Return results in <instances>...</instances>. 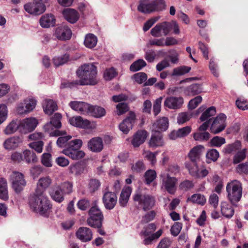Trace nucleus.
I'll return each instance as SVG.
<instances>
[{"label": "nucleus", "mask_w": 248, "mask_h": 248, "mask_svg": "<svg viewBox=\"0 0 248 248\" xmlns=\"http://www.w3.org/2000/svg\"><path fill=\"white\" fill-rule=\"evenodd\" d=\"M202 96L200 95L191 99L188 105V108L190 109L195 108L202 102Z\"/></svg>", "instance_id": "nucleus-64"}, {"label": "nucleus", "mask_w": 248, "mask_h": 248, "mask_svg": "<svg viewBox=\"0 0 248 248\" xmlns=\"http://www.w3.org/2000/svg\"><path fill=\"white\" fill-rule=\"evenodd\" d=\"M131 188L129 186L126 187L123 189L119 198V203L121 206L124 207L126 206L131 195Z\"/></svg>", "instance_id": "nucleus-33"}, {"label": "nucleus", "mask_w": 248, "mask_h": 248, "mask_svg": "<svg viewBox=\"0 0 248 248\" xmlns=\"http://www.w3.org/2000/svg\"><path fill=\"white\" fill-rule=\"evenodd\" d=\"M37 124V121L35 118L25 119L20 122V132L22 133L31 132L35 129Z\"/></svg>", "instance_id": "nucleus-15"}, {"label": "nucleus", "mask_w": 248, "mask_h": 248, "mask_svg": "<svg viewBox=\"0 0 248 248\" xmlns=\"http://www.w3.org/2000/svg\"><path fill=\"white\" fill-rule=\"evenodd\" d=\"M184 104V99L181 96H170L166 97L164 106L170 109H178L182 108Z\"/></svg>", "instance_id": "nucleus-12"}, {"label": "nucleus", "mask_w": 248, "mask_h": 248, "mask_svg": "<svg viewBox=\"0 0 248 248\" xmlns=\"http://www.w3.org/2000/svg\"><path fill=\"white\" fill-rule=\"evenodd\" d=\"M59 186L64 194H69L72 192L73 184L70 182H64Z\"/></svg>", "instance_id": "nucleus-53"}, {"label": "nucleus", "mask_w": 248, "mask_h": 248, "mask_svg": "<svg viewBox=\"0 0 248 248\" xmlns=\"http://www.w3.org/2000/svg\"><path fill=\"white\" fill-rule=\"evenodd\" d=\"M0 199L4 201L8 199L7 183L3 178H0Z\"/></svg>", "instance_id": "nucleus-36"}, {"label": "nucleus", "mask_w": 248, "mask_h": 248, "mask_svg": "<svg viewBox=\"0 0 248 248\" xmlns=\"http://www.w3.org/2000/svg\"><path fill=\"white\" fill-rule=\"evenodd\" d=\"M72 32L70 28L65 25L58 27L54 33L55 36L59 40L65 41L71 38Z\"/></svg>", "instance_id": "nucleus-16"}, {"label": "nucleus", "mask_w": 248, "mask_h": 248, "mask_svg": "<svg viewBox=\"0 0 248 248\" xmlns=\"http://www.w3.org/2000/svg\"><path fill=\"white\" fill-rule=\"evenodd\" d=\"M156 229V227L155 223H150L143 228V230L141 232L140 234L145 236H148L155 231Z\"/></svg>", "instance_id": "nucleus-60"}, {"label": "nucleus", "mask_w": 248, "mask_h": 248, "mask_svg": "<svg viewBox=\"0 0 248 248\" xmlns=\"http://www.w3.org/2000/svg\"><path fill=\"white\" fill-rule=\"evenodd\" d=\"M192 114L189 112H182L177 117V123L179 124H183L189 121L192 117Z\"/></svg>", "instance_id": "nucleus-58"}, {"label": "nucleus", "mask_w": 248, "mask_h": 248, "mask_svg": "<svg viewBox=\"0 0 248 248\" xmlns=\"http://www.w3.org/2000/svg\"><path fill=\"white\" fill-rule=\"evenodd\" d=\"M89 217L87 219L88 225L95 228H101L104 216L100 209L96 206L92 207L89 211Z\"/></svg>", "instance_id": "nucleus-7"}, {"label": "nucleus", "mask_w": 248, "mask_h": 248, "mask_svg": "<svg viewBox=\"0 0 248 248\" xmlns=\"http://www.w3.org/2000/svg\"><path fill=\"white\" fill-rule=\"evenodd\" d=\"M24 159L28 163L31 162L35 163L37 161V158L35 154L30 150H25L23 152Z\"/></svg>", "instance_id": "nucleus-47"}, {"label": "nucleus", "mask_w": 248, "mask_h": 248, "mask_svg": "<svg viewBox=\"0 0 248 248\" xmlns=\"http://www.w3.org/2000/svg\"><path fill=\"white\" fill-rule=\"evenodd\" d=\"M154 12L162 11L166 9L165 0H153L152 1Z\"/></svg>", "instance_id": "nucleus-41"}, {"label": "nucleus", "mask_w": 248, "mask_h": 248, "mask_svg": "<svg viewBox=\"0 0 248 248\" xmlns=\"http://www.w3.org/2000/svg\"><path fill=\"white\" fill-rule=\"evenodd\" d=\"M100 181L96 179H91L88 184V189L90 192L93 193L97 190L100 186Z\"/></svg>", "instance_id": "nucleus-55"}, {"label": "nucleus", "mask_w": 248, "mask_h": 248, "mask_svg": "<svg viewBox=\"0 0 248 248\" xmlns=\"http://www.w3.org/2000/svg\"><path fill=\"white\" fill-rule=\"evenodd\" d=\"M171 23L163 22L156 25L151 31V34L155 37L166 36L170 31Z\"/></svg>", "instance_id": "nucleus-10"}, {"label": "nucleus", "mask_w": 248, "mask_h": 248, "mask_svg": "<svg viewBox=\"0 0 248 248\" xmlns=\"http://www.w3.org/2000/svg\"><path fill=\"white\" fill-rule=\"evenodd\" d=\"M70 124L75 126L90 129L92 128L90 122L86 119H83L80 116L73 117L69 119Z\"/></svg>", "instance_id": "nucleus-20"}, {"label": "nucleus", "mask_w": 248, "mask_h": 248, "mask_svg": "<svg viewBox=\"0 0 248 248\" xmlns=\"http://www.w3.org/2000/svg\"><path fill=\"white\" fill-rule=\"evenodd\" d=\"M102 200L105 208L111 210L114 208L117 202L116 193L114 192L106 191L104 193Z\"/></svg>", "instance_id": "nucleus-13"}, {"label": "nucleus", "mask_w": 248, "mask_h": 248, "mask_svg": "<svg viewBox=\"0 0 248 248\" xmlns=\"http://www.w3.org/2000/svg\"><path fill=\"white\" fill-rule=\"evenodd\" d=\"M133 79L139 84L145 83L147 79V75L143 72H140L134 75Z\"/></svg>", "instance_id": "nucleus-62"}, {"label": "nucleus", "mask_w": 248, "mask_h": 248, "mask_svg": "<svg viewBox=\"0 0 248 248\" xmlns=\"http://www.w3.org/2000/svg\"><path fill=\"white\" fill-rule=\"evenodd\" d=\"M146 65V62L142 59H139L134 62L130 67V70L133 72H136L141 69Z\"/></svg>", "instance_id": "nucleus-46"}, {"label": "nucleus", "mask_w": 248, "mask_h": 248, "mask_svg": "<svg viewBox=\"0 0 248 248\" xmlns=\"http://www.w3.org/2000/svg\"><path fill=\"white\" fill-rule=\"evenodd\" d=\"M62 15L64 18L71 23L76 22L79 16L78 12L72 9H66L63 10Z\"/></svg>", "instance_id": "nucleus-28"}, {"label": "nucleus", "mask_w": 248, "mask_h": 248, "mask_svg": "<svg viewBox=\"0 0 248 248\" xmlns=\"http://www.w3.org/2000/svg\"><path fill=\"white\" fill-rule=\"evenodd\" d=\"M193 138L195 140L205 141L210 138V134L207 132H198L193 134Z\"/></svg>", "instance_id": "nucleus-48"}, {"label": "nucleus", "mask_w": 248, "mask_h": 248, "mask_svg": "<svg viewBox=\"0 0 248 248\" xmlns=\"http://www.w3.org/2000/svg\"><path fill=\"white\" fill-rule=\"evenodd\" d=\"M226 191L229 200L234 204L240 201L242 197V184L238 180H233L227 185Z\"/></svg>", "instance_id": "nucleus-5"}, {"label": "nucleus", "mask_w": 248, "mask_h": 248, "mask_svg": "<svg viewBox=\"0 0 248 248\" xmlns=\"http://www.w3.org/2000/svg\"><path fill=\"white\" fill-rule=\"evenodd\" d=\"M82 144V141L80 139H76L70 141L67 144V146L63 150L62 153L73 160L81 159L85 156L84 152L80 150Z\"/></svg>", "instance_id": "nucleus-3"}, {"label": "nucleus", "mask_w": 248, "mask_h": 248, "mask_svg": "<svg viewBox=\"0 0 248 248\" xmlns=\"http://www.w3.org/2000/svg\"><path fill=\"white\" fill-rule=\"evenodd\" d=\"M52 184V179L49 176L41 177L37 184L35 191L45 193V191Z\"/></svg>", "instance_id": "nucleus-27"}, {"label": "nucleus", "mask_w": 248, "mask_h": 248, "mask_svg": "<svg viewBox=\"0 0 248 248\" xmlns=\"http://www.w3.org/2000/svg\"><path fill=\"white\" fill-rule=\"evenodd\" d=\"M66 132L64 130L60 131L59 130H55L52 135L54 136H64L66 135ZM72 138L71 136H65L59 137L57 140V145L61 148H65L67 146L68 141Z\"/></svg>", "instance_id": "nucleus-21"}, {"label": "nucleus", "mask_w": 248, "mask_h": 248, "mask_svg": "<svg viewBox=\"0 0 248 248\" xmlns=\"http://www.w3.org/2000/svg\"><path fill=\"white\" fill-rule=\"evenodd\" d=\"M235 171L241 175L248 174V162L240 163L238 165L235 169Z\"/></svg>", "instance_id": "nucleus-51"}, {"label": "nucleus", "mask_w": 248, "mask_h": 248, "mask_svg": "<svg viewBox=\"0 0 248 248\" xmlns=\"http://www.w3.org/2000/svg\"><path fill=\"white\" fill-rule=\"evenodd\" d=\"M9 181L16 193H19L26 186L24 174L20 172L13 171L10 175Z\"/></svg>", "instance_id": "nucleus-8"}, {"label": "nucleus", "mask_w": 248, "mask_h": 248, "mask_svg": "<svg viewBox=\"0 0 248 248\" xmlns=\"http://www.w3.org/2000/svg\"><path fill=\"white\" fill-rule=\"evenodd\" d=\"M191 67L186 66H182L173 69L171 75L172 76H181L190 71Z\"/></svg>", "instance_id": "nucleus-49"}, {"label": "nucleus", "mask_w": 248, "mask_h": 248, "mask_svg": "<svg viewBox=\"0 0 248 248\" xmlns=\"http://www.w3.org/2000/svg\"><path fill=\"white\" fill-rule=\"evenodd\" d=\"M134 201L138 202L139 208L146 211L152 209L155 205V197L149 194L137 191L133 197Z\"/></svg>", "instance_id": "nucleus-4"}, {"label": "nucleus", "mask_w": 248, "mask_h": 248, "mask_svg": "<svg viewBox=\"0 0 248 248\" xmlns=\"http://www.w3.org/2000/svg\"><path fill=\"white\" fill-rule=\"evenodd\" d=\"M25 104L26 110L28 113L32 111L35 108L37 101L33 98H27L24 100Z\"/></svg>", "instance_id": "nucleus-52"}, {"label": "nucleus", "mask_w": 248, "mask_h": 248, "mask_svg": "<svg viewBox=\"0 0 248 248\" xmlns=\"http://www.w3.org/2000/svg\"><path fill=\"white\" fill-rule=\"evenodd\" d=\"M69 59V55L65 54L62 56L55 57L53 59V62L55 66L58 67L67 62Z\"/></svg>", "instance_id": "nucleus-43"}, {"label": "nucleus", "mask_w": 248, "mask_h": 248, "mask_svg": "<svg viewBox=\"0 0 248 248\" xmlns=\"http://www.w3.org/2000/svg\"><path fill=\"white\" fill-rule=\"evenodd\" d=\"M22 139L19 136H13L7 139L3 142V147L7 150H14L22 142Z\"/></svg>", "instance_id": "nucleus-19"}, {"label": "nucleus", "mask_w": 248, "mask_h": 248, "mask_svg": "<svg viewBox=\"0 0 248 248\" xmlns=\"http://www.w3.org/2000/svg\"><path fill=\"white\" fill-rule=\"evenodd\" d=\"M80 77V85H94L97 84V68L93 63L85 64L77 71Z\"/></svg>", "instance_id": "nucleus-2"}, {"label": "nucleus", "mask_w": 248, "mask_h": 248, "mask_svg": "<svg viewBox=\"0 0 248 248\" xmlns=\"http://www.w3.org/2000/svg\"><path fill=\"white\" fill-rule=\"evenodd\" d=\"M138 10L145 14L153 13L152 1L149 2L148 0H140L138 6Z\"/></svg>", "instance_id": "nucleus-31"}, {"label": "nucleus", "mask_w": 248, "mask_h": 248, "mask_svg": "<svg viewBox=\"0 0 248 248\" xmlns=\"http://www.w3.org/2000/svg\"><path fill=\"white\" fill-rule=\"evenodd\" d=\"M164 145L163 135L161 133L156 132L153 134L149 141L150 147L156 148L162 147Z\"/></svg>", "instance_id": "nucleus-26"}, {"label": "nucleus", "mask_w": 248, "mask_h": 248, "mask_svg": "<svg viewBox=\"0 0 248 248\" xmlns=\"http://www.w3.org/2000/svg\"><path fill=\"white\" fill-rule=\"evenodd\" d=\"M88 148L92 152L98 153L103 149L102 139L99 137L92 138L87 144Z\"/></svg>", "instance_id": "nucleus-18"}, {"label": "nucleus", "mask_w": 248, "mask_h": 248, "mask_svg": "<svg viewBox=\"0 0 248 248\" xmlns=\"http://www.w3.org/2000/svg\"><path fill=\"white\" fill-rule=\"evenodd\" d=\"M41 163L46 167L52 166V156L50 153H44L41 156Z\"/></svg>", "instance_id": "nucleus-50"}, {"label": "nucleus", "mask_w": 248, "mask_h": 248, "mask_svg": "<svg viewBox=\"0 0 248 248\" xmlns=\"http://www.w3.org/2000/svg\"><path fill=\"white\" fill-rule=\"evenodd\" d=\"M76 236L82 242H86L92 240L93 233L90 229L81 227L77 231Z\"/></svg>", "instance_id": "nucleus-22"}, {"label": "nucleus", "mask_w": 248, "mask_h": 248, "mask_svg": "<svg viewBox=\"0 0 248 248\" xmlns=\"http://www.w3.org/2000/svg\"><path fill=\"white\" fill-rule=\"evenodd\" d=\"M91 108L89 114L94 117L101 118L106 114L105 109L102 107L91 106Z\"/></svg>", "instance_id": "nucleus-40"}, {"label": "nucleus", "mask_w": 248, "mask_h": 248, "mask_svg": "<svg viewBox=\"0 0 248 248\" xmlns=\"http://www.w3.org/2000/svg\"><path fill=\"white\" fill-rule=\"evenodd\" d=\"M216 112V108L214 107H211L202 114L200 120L201 121H205L210 117L215 115Z\"/></svg>", "instance_id": "nucleus-54"}, {"label": "nucleus", "mask_w": 248, "mask_h": 248, "mask_svg": "<svg viewBox=\"0 0 248 248\" xmlns=\"http://www.w3.org/2000/svg\"><path fill=\"white\" fill-rule=\"evenodd\" d=\"M71 108L83 114H89L91 105L84 102L72 101L69 103Z\"/></svg>", "instance_id": "nucleus-17"}, {"label": "nucleus", "mask_w": 248, "mask_h": 248, "mask_svg": "<svg viewBox=\"0 0 248 248\" xmlns=\"http://www.w3.org/2000/svg\"><path fill=\"white\" fill-rule=\"evenodd\" d=\"M64 194L60 189L59 186L54 189L53 192L51 194L52 198L58 202H61L64 200Z\"/></svg>", "instance_id": "nucleus-44"}, {"label": "nucleus", "mask_w": 248, "mask_h": 248, "mask_svg": "<svg viewBox=\"0 0 248 248\" xmlns=\"http://www.w3.org/2000/svg\"><path fill=\"white\" fill-rule=\"evenodd\" d=\"M24 9L30 15L38 16L45 12L46 7L43 3L34 0L33 2L26 3L24 5Z\"/></svg>", "instance_id": "nucleus-9"}, {"label": "nucleus", "mask_w": 248, "mask_h": 248, "mask_svg": "<svg viewBox=\"0 0 248 248\" xmlns=\"http://www.w3.org/2000/svg\"><path fill=\"white\" fill-rule=\"evenodd\" d=\"M221 212L223 216L229 218L233 216L234 212L232 205L226 202H221Z\"/></svg>", "instance_id": "nucleus-32"}, {"label": "nucleus", "mask_w": 248, "mask_h": 248, "mask_svg": "<svg viewBox=\"0 0 248 248\" xmlns=\"http://www.w3.org/2000/svg\"><path fill=\"white\" fill-rule=\"evenodd\" d=\"M62 119V115L61 114L59 113H56L54 116L52 117L51 121L49 124H47L45 125V127L46 128L49 126V125H52L55 128H60L61 127V120Z\"/></svg>", "instance_id": "nucleus-42"}, {"label": "nucleus", "mask_w": 248, "mask_h": 248, "mask_svg": "<svg viewBox=\"0 0 248 248\" xmlns=\"http://www.w3.org/2000/svg\"><path fill=\"white\" fill-rule=\"evenodd\" d=\"M206 201L205 197L201 194H194L187 199V201L202 205L205 203Z\"/></svg>", "instance_id": "nucleus-39"}, {"label": "nucleus", "mask_w": 248, "mask_h": 248, "mask_svg": "<svg viewBox=\"0 0 248 248\" xmlns=\"http://www.w3.org/2000/svg\"><path fill=\"white\" fill-rule=\"evenodd\" d=\"M97 38L94 34L89 33L85 36L84 39L85 46L89 48L94 47L97 44Z\"/></svg>", "instance_id": "nucleus-37"}, {"label": "nucleus", "mask_w": 248, "mask_h": 248, "mask_svg": "<svg viewBox=\"0 0 248 248\" xmlns=\"http://www.w3.org/2000/svg\"><path fill=\"white\" fill-rule=\"evenodd\" d=\"M205 148L203 146L199 145L194 147L189 152L188 156L190 159V161L195 162L200 161L201 156Z\"/></svg>", "instance_id": "nucleus-23"}, {"label": "nucleus", "mask_w": 248, "mask_h": 248, "mask_svg": "<svg viewBox=\"0 0 248 248\" xmlns=\"http://www.w3.org/2000/svg\"><path fill=\"white\" fill-rule=\"evenodd\" d=\"M201 85L198 84H193L186 90V93L187 95L193 96L200 93L202 92Z\"/></svg>", "instance_id": "nucleus-38"}, {"label": "nucleus", "mask_w": 248, "mask_h": 248, "mask_svg": "<svg viewBox=\"0 0 248 248\" xmlns=\"http://www.w3.org/2000/svg\"><path fill=\"white\" fill-rule=\"evenodd\" d=\"M18 129L20 130V123L17 120H13L5 128L3 132L8 135L15 133Z\"/></svg>", "instance_id": "nucleus-34"}, {"label": "nucleus", "mask_w": 248, "mask_h": 248, "mask_svg": "<svg viewBox=\"0 0 248 248\" xmlns=\"http://www.w3.org/2000/svg\"><path fill=\"white\" fill-rule=\"evenodd\" d=\"M226 116L224 114H220L214 120L212 124L211 129L214 134H217L224 129L226 127Z\"/></svg>", "instance_id": "nucleus-14"}, {"label": "nucleus", "mask_w": 248, "mask_h": 248, "mask_svg": "<svg viewBox=\"0 0 248 248\" xmlns=\"http://www.w3.org/2000/svg\"><path fill=\"white\" fill-rule=\"evenodd\" d=\"M69 170L71 173L78 175L84 172V167L79 164H75L70 166Z\"/></svg>", "instance_id": "nucleus-45"}, {"label": "nucleus", "mask_w": 248, "mask_h": 248, "mask_svg": "<svg viewBox=\"0 0 248 248\" xmlns=\"http://www.w3.org/2000/svg\"><path fill=\"white\" fill-rule=\"evenodd\" d=\"M246 149H244L242 151L238 152L234 156L233 159V163L237 164L244 160L246 157Z\"/></svg>", "instance_id": "nucleus-57"}, {"label": "nucleus", "mask_w": 248, "mask_h": 248, "mask_svg": "<svg viewBox=\"0 0 248 248\" xmlns=\"http://www.w3.org/2000/svg\"><path fill=\"white\" fill-rule=\"evenodd\" d=\"M39 23L42 27L47 28L55 25V19L52 14H46L41 16Z\"/></svg>", "instance_id": "nucleus-30"}, {"label": "nucleus", "mask_w": 248, "mask_h": 248, "mask_svg": "<svg viewBox=\"0 0 248 248\" xmlns=\"http://www.w3.org/2000/svg\"><path fill=\"white\" fill-rule=\"evenodd\" d=\"M161 188L166 190L169 193L174 194L176 190L178 179L167 171L161 172L160 175Z\"/></svg>", "instance_id": "nucleus-6"}, {"label": "nucleus", "mask_w": 248, "mask_h": 248, "mask_svg": "<svg viewBox=\"0 0 248 248\" xmlns=\"http://www.w3.org/2000/svg\"><path fill=\"white\" fill-rule=\"evenodd\" d=\"M131 170L136 172H141L145 170V166L142 161L139 160L132 165Z\"/></svg>", "instance_id": "nucleus-61"}, {"label": "nucleus", "mask_w": 248, "mask_h": 248, "mask_svg": "<svg viewBox=\"0 0 248 248\" xmlns=\"http://www.w3.org/2000/svg\"><path fill=\"white\" fill-rule=\"evenodd\" d=\"M145 182L147 184H151L156 178V173L154 170H147L144 175Z\"/></svg>", "instance_id": "nucleus-59"}, {"label": "nucleus", "mask_w": 248, "mask_h": 248, "mask_svg": "<svg viewBox=\"0 0 248 248\" xmlns=\"http://www.w3.org/2000/svg\"><path fill=\"white\" fill-rule=\"evenodd\" d=\"M142 155L143 157L149 161L152 165H154L156 163V153H153L150 151L143 150Z\"/></svg>", "instance_id": "nucleus-56"}, {"label": "nucleus", "mask_w": 248, "mask_h": 248, "mask_svg": "<svg viewBox=\"0 0 248 248\" xmlns=\"http://www.w3.org/2000/svg\"><path fill=\"white\" fill-rule=\"evenodd\" d=\"M31 209L41 216L48 217L52 212V205L45 193L35 191L29 200Z\"/></svg>", "instance_id": "nucleus-1"}, {"label": "nucleus", "mask_w": 248, "mask_h": 248, "mask_svg": "<svg viewBox=\"0 0 248 248\" xmlns=\"http://www.w3.org/2000/svg\"><path fill=\"white\" fill-rule=\"evenodd\" d=\"M147 136L148 133L146 130H139L133 136L131 143L134 147H138L145 141Z\"/></svg>", "instance_id": "nucleus-25"}, {"label": "nucleus", "mask_w": 248, "mask_h": 248, "mask_svg": "<svg viewBox=\"0 0 248 248\" xmlns=\"http://www.w3.org/2000/svg\"><path fill=\"white\" fill-rule=\"evenodd\" d=\"M42 105L45 113L48 115H51L57 109V104L51 99H45L43 102Z\"/></svg>", "instance_id": "nucleus-29"}, {"label": "nucleus", "mask_w": 248, "mask_h": 248, "mask_svg": "<svg viewBox=\"0 0 248 248\" xmlns=\"http://www.w3.org/2000/svg\"><path fill=\"white\" fill-rule=\"evenodd\" d=\"M136 120V115L133 111H130L128 115L119 124V129L123 133L126 134L132 128Z\"/></svg>", "instance_id": "nucleus-11"}, {"label": "nucleus", "mask_w": 248, "mask_h": 248, "mask_svg": "<svg viewBox=\"0 0 248 248\" xmlns=\"http://www.w3.org/2000/svg\"><path fill=\"white\" fill-rule=\"evenodd\" d=\"M168 119L166 117H162L153 123L151 128L153 131L160 133L161 131L166 130L168 128Z\"/></svg>", "instance_id": "nucleus-24"}, {"label": "nucleus", "mask_w": 248, "mask_h": 248, "mask_svg": "<svg viewBox=\"0 0 248 248\" xmlns=\"http://www.w3.org/2000/svg\"><path fill=\"white\" fill-rule=\"evenodd\" d=\"M197 162H186L185 164L186 168L188 170L189 174L193 177L198 178L199 169L197 165Z\"/></svg>", "instance_id": "nucleus-35"}, {"label": "nucleus", "mask_w": 248, "mask_h": 248, "mask_svg": "<svg viewBox=\"0 0 248 248\" xmlns=\"http://www.w3.org/2000/svg\"><path fill=\"white\" fill-rule=\"evenodd\" d=\"M117 73L114 68L107 69L104 73V78L107 80H110L115 78Z\"/></svg>", "instance_id": "nucleus-63"}]
</instances>
